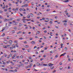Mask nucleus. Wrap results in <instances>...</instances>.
I'll list each match as a JSON object with an SVG mask.
<instances>
[{
    "label": "nucleus",
    "instance_id": "nucleus-1",
    "mask_svg": "<svg viewBox=\"0 0 73 73\" xmlns=\"http://www.w3.org/2000/svg\"><path fill=\"white\" fill-rule=\"evenodd\" d=\"M53 64H52V63H49L48 64V66H51V69H53V68H54V67H53L52 68V67L53 66Z\"/></svg>",
    "mask_w": 73,
    "mask_h": 73
},
{
    "label": "nucleus",
    "instance_id": "nucleus-2",
    "mask_svg": "<svg viewBox=\"0 0 73 73\" xmlns=\"http://www.w3.org/2000/svg\"><path fill=\"white\" fill-rule=\"evenodd\" d=\"M7 28H8V27L7 26L5 27H3L2 28L3 29L1 31L2 32H3V31H4V30H5V29L6 28H7Z\"/></svg>",
    "mask_w": 73,
    "mask_h": 73
},
{
    "label": "nucleus",
    "instance_id": "nucleus-3",
    "mask_svg": "<svg viewBox=\"0 0 73 73\" xmlns=\"http://www.w3.org/2000/svg\"><path fill=\"white\" fill-rule=\"evenodd\" d=\"M65 54H66V53H63V54H61L60 56V57H61V56H64Z\"/></svg>",
    "mask_w": 73,
    "mask_h": 73
},
{
    "label": "nucleus",
    "instance_id": "nucleus-4",
    "mask_svg": "<svg viewBox=\"0 0 73 73\" xmlns=\"http://www.w3.org/2000/svg\"><path fill=\"white\" fill-rule=\"evenodd\" d=\"M31 43L32 44H36V42L33 40L31 42Z\"/></svg>",
    "mask_w": 73,
    "mask_h": 73
},
{
    "label": "nucleus",
    "instance_id": "nucleus-5",
    "mask_svg": "<svg viewBox=\"0 0 73 73\" xmlns=\"http://www.w3.org/2000/svg\"><path fill=\"white\" fill-rule=\"evenodd\" d=\"M17 42H18V40H15L14 41V42L16 44H17L18 43H17Z\"/></svg>",
    "mask_w": 73,
    "mask_h": 73
},
{
    "label": "nucleus",
    "instance_id": "nucleus-6",
    "mask_svg": "<svg viewBox=\"0 0 73 73\" xmlns=\"http://www.w3.org/2000/svg\"><path fill=\"white\" fill-rule=\"evenodd\" d=\"M50 20H52V21H50V22H49L50 24H53V22H52V20H53L52 19H50Z\"/></svg>",
    "mask_w": 73,
    "mask_h": 73
},
{
    "label": "nucleus",
    "instance_id": "nucleus-7",
    "mask_svg": "<svg viewBox=\"0 0 73 73\" xmlns=\"http://www.w3.org/2000/svg\"><path fill=\"white\" fill-rule=\"evenodd\" d=\"M12 46L13 48H16V46L14 44H13L12 45Z\"/></svg>",
    "mask_w": 73,
    "mask_h": 73
},
{
    "label": "nucleus",
    "instance_id": "nucleus-8",
    "mask_svg": "<svg viewBox=\"0 0 73 73\" xmlns=\"http://www.w3.org/2000/svg\"><path fill=\"white\" fill-rule=\"evenodd\" d=\"M64 1V2H65V3H67V2H69V1L68 0H66L65 1Z\"/></svg>",
    "mask_w": 73,
    "mask_h": 73
},
{
    "label": "nucleus",
    "instance_id": "nucleus-9",
    "mask_svg": "<svg viewBox=\"0 0 73 73\" xmlns=\"http://www.w3.org/2000/svg\"><path fill=\"white\" fill-rule=\"evenodd\" d=\"M37 66H39V65H40V64L38 62L37 63Z\"/></svg>",
    "mask_w": 73,
    "mask_h": 73
},
{
    "label": "nucleus",
    "instance_id": "nucleus-10",
    "mask_svg": "<svg viewBox=\"0 0 73 73\" xmlns=\"http://www.w3.org/2000/svg\"><path fill=\"white\" fill-rule=\"evenodd\" d=\"M27 17V18H28V19L30 18V15H28Z\"/></svg>",
    "mask_w": 73,
    "mask_h": 73
},
{
    "label": "nucleus",
    "instance_id": "nucleus-11",
    "mask_svg": "<svg viewBox=\"0 0 73 73\" xmlns=\"http://www.w3.org/2000/svg\"><path fill=\"white\" fill-rule=\"evenodd\" d=\"M58 57V54L56 55L55 56V57H56V58H57V57Z\"/></svg>",
    "mask_w": 73,
    "mask_h": 73
},
{
    "label": "nucleus",
    "instance_id": "nucleus-12",
    "mask_svg": "<svg viewBox=\"0 0 73 73\" xmlns=\"http://www.w3.org/2000/svg\"><path fill=\"white\" fill-rule=\"evenodd\" d=\"M43 66H48V64H44Z\"/></svg>",
    "mask_w": 73,
    "mask_h": 73
},
{
    "label": "nucleus",
    "instance_id": "nucleus-13",
    "mask_svg": "<svg viewBox=\"0 0 73 73\" xmlns=\"http://www.w3.org/2000/svg\"><path fill=\"white\" fill-rule=\"evenodd\" d=\"M9 42L10 43H12V40H9Z\"/></svg>",
    "mask_w": 73,
    "mask_h": 73
},
{
    "label": "nucleus",
    "instance_id": "nucleus-14",
    "mask_svg": "<svg viewBox=\"0 0 73 73\" xmlns=\"http://www.w3.org/2000/svg\"><path fill=\"white\" fill-rule=\"evenodd\" d=\"M3 48H7V46H3Z\"/></svg>",
    "mask_w": 73,
    "mask_h": 73
},
{
    "label": "nucleus",
    "instance_id": "nucleus-15",
    "mask_svg": "<svg viewBox=\"0 0 73 73\" xmlns=\"http://www.w3.org/2000/svg\"><path fill=\"white\" fill-rule=\"evenodd\" d=\"M67 22H68V21H66V20H64L63 21V23H67Z\"/></svg>",
    "mask_w": 73,
    "mask_h": 73
},
{
    "label": "nucleus",
    "instance_id": "nucleus-16",
    "mask_svg": "<svg viewBox=\"0 0 73 73\" xmlns=\"http://www.w3.org/2000/svg\"><path fill=\"white\" fill-rule=\"evenodd\" d=\"M31 16L32 17H33V14L32 13H30V14Z\"/></svg>",
    "mask_w": 73,
    "mask_h": 73
},
{
    "label": "nucleus",
    "instance_id": "nucleus-17",
    "mask_svg": "<svg viewBox=\"0 0 73 73\" xmlns=\"http://www.w3.org/2000/svg\"><path fill=\"white\" fill-rule=\"evenodd\" d=\"M50 11V10L49 9H47L46 10V11H47V12H48L49 11Z\"/></svg>",
    "mask_w": 73,
    "mask_h": 73
},
{
    "label": "nucleus",
    "instance_id": "nucleus-18",
    "mask_svg": "<svg viewBox=\"0 0 73 73\" xmlns=\"http://www.w3.org/2000/svg\"><path fill=\"white\" fill-rule=\"evenodd\" d=\"M16 45V46L17 47V48H19V46L17 45V44H15Z\"/></svg>",
    "mask_w": 73,
    "mask_h": 73
},
{
    "label": "nucleus",
    "instance_id": "nucleus-19",
    "mask_svg": "<svg viewBox=\"0 0 73 73\" xmlns=\"http://www.w3.org/2000/svg\"><path fill=\"white\" fill-rule=\"evenodd\" d=\"M59 64L60 65H61L62 64V62H60L59 63Z\"/></svg>",
    "mask_w": 73,
    "mask_h": 73
},
{
    "label": "nucleus",
    "instance_id": "nucleus-20",
    "mask_svg": "<svg viewBox=\"0 0 73 73\" xmlns=\"http://www.w3.org/2000/svg\"><path fill=\"white\" fill-rule=\"evenodd\" d=\"M2 36H3V37H4V36H5V33H3Z\"/></svg>",
    "mask_w": 73,
    "mask_h": 73
},
{
    "label": "nucleus",
    "instance_id": "nucleus-21",
    "mask_svg": "<svg viewBox=\"0 0 73 73\" xmlns=\"http://www.w3.org/2000/svg\"><path fill=\"white\" fill-rule=\"evenodd\" d=\"M9 57H12V55L11 54H9Z\"/></svg>",
    "mask_w": 73,
    "mask_h": 73
},
{
    "label": "nucleus",
    "instance_id": "nucleus-22",
    "mask_svg": "<svg viewBox=\"0 0 73 73\" xmlns=\"http://www.w3.org/2000/svg\"><path fill=\"white\" fill-rule=\"evenodd\" d=\"M7 54H4V56L5 57H7Z\"/></svg>",
    "mask_w": 73,
    "mask_h": 73
},
{
    "label": "nucleus",
    "instance_id": "nucleus-23",
    "mask_svg": "<svg viewBox=\"0 0 73 73\" xmlns=\"http://www.w3.org/2000/svg\"><path fill=\"white\" fill-rule=\"evenodd\" d=\"M19 40H23V38L22 37H21L19 38Z\"/></svg>",
    "mask_w": 73,
    "mask_h": 73
},
{
    "label": "nucleus",
    "instance_id": "nucleus-24",
    "mask_svg": "<svg viewBox=\"0 0 73 73\" xmlns=\"http://www.w3.org/2000/svg\"><path fill=\"white\" fill-rule=\"evenodd\" d=\"M19 26H22V24L21 23L19 24Z\"/></svg>",
    "mask_w": 73,
    "mask_h": 73
},
{
    "label": "nucleus",
    "instance_id": "nucleus-25",
    "mask_svg": "<svg viewBox=\"0 0 73 73\" xmlns=\"http://www.w3.org/2000/svg\"><path fill=\"white\" fill-rule=\"evenodd\" d=\"M8 20H9V19H5V21H8Z\"/></svg>",
    "mask_w": 73,
    "mask_h": 73
},
{
    "label": "nucleus",
    "instance_id": "nucleus-26",
    "mask_svg": "<svg viewBox=\"0 0 73 73\" xmlns=\"http://www.w3.org/2000/svg\"><path fill=\"white\" fill-rule=\"evenodd\" d=\"M64 25H67V23H65L64 24Z\"/></svg>",
    "mask_w": 73,
    "mask_h": 73
},
{
    "label": "nucleus",
    "instance_id": "nucleus-27",
    "mask_svg": "<svg viewBox=\"0 0 73 73\" xmlns=\"http://www.w3.org/2000/svg\"><path fill=\"white\" fill-rule=\"evenodd\" d=\"M22 20H27V21H29V20H28V19H23Z\"/></svg>",
    "mask_w": 73,
    "mask_h": 73
},
{
    "label": "nucleus",
    "instance_id": "nucleus-28",
    "mask_svg": "<svg viewBox=\"0 0 73 73\" xmlns=\"http://www.w3.org/2000/svg\"><path fill=\"white\" fill-rule=\"evenodd\" d=\"M29 59H32V57H31V56H29Z\"/></svg>",
    "mask_w": 73,
    "mask_h": 73
},
{
    "label": "nucleus",
    "instance_id": "nucleus-29",
    "mask_svg": "<svg viewBox=\"0 0 73 73\" xmlns=\"http://www.w3.org/2000/svg\"><path fill=\"white\" fill-rule=\"evenodd\" d=\"M19 10L20 11H23V9H19Z\"/></svg>",
    "mask_w": 73,
    "mask_h": 73
},
{
    "label": "nucleus",
    "instance_id": "nucleus-30",
    "mask_svg": "<svg viewBox=\"0 0 73 73\" xmlns=\"http://www.w3.org/2000/svg\"><path fill=\"white\" fill-rule=\"evenodd\" d=\"M28 68H31V66L30 65H29L28 66Z\"/></svg>",
    "mask_w": 73,
    "mask_h": 73
},
{
    "label": "nucleus",
    "instance_id": "nucleus-31",
    "mask_svg": "<svg viewBox=\"0 0 73 73\" xmlns=\"http://www.w3.org/2000/svg\"><path fill=\"white\" fill-rule=\"evenodd\" d=\"M19 33H22V31H19Z\"/></svg>",
    "mask_w": 73,
    "mask_h": 73
},
{
    "label": "nucleus",
    "instance_id": "nucleus-32",
    "mask_svg": "<svg viewBox=\"0 0 73 73\" xmlns=\"http://www.w3.org/2000/svg\"><path fill=\"white\" fill-rule=\"evenodd\" d=\"M10 20H13V18H10Z\"/></svg>",
    "mask_w": 73,
    "mask_h": 73
},
{
    "label": "nucleus",
    "instance_id": "nucleus-33",
    "mask_svg": "<svg viewBox=\"0 0 73 73\" xmlns=\"http://www.w3.org/2000/svg\"><path fill=\"white\" fill-rule=\"evenodd\" d=\"M4 11H5V12H7V9H4Z\"/></svg>",
    "mask_w": 73,
    "mask_h": 73
},
{
    "label": "nucleus",
    "instance_id": "nucleus-34",
    "mask_svg": "<svg viewBox=\"0 0 73 73\" xmlns=\"http://www.w3.org/2000/svg\"><path fill=\"white\" fill-rule=\"evenodd\" d=\"M10 49H11V50L13 49V47H10Z\"/></svg>",
    "mask_w": 73,
    "mask_h": 73
},
{
    "label": "nucleus",
    "instance_id": "nucleus-35",
    "mask_svg": "<svg viewBox=\"0 0 73 73\" xmlns=\"http://www.w3.org/2000/svg\"><path fill=\"white\" fill-rule=\"evenodd\" d=\"M38 34H39V33H40V31H37L36 32Z\"/></svg>",
    "mask_w": 73,
    "mask_h": 73
},
{
    "label": "nucleus",
    "instance_id": "nucleus-36",
    "mask_svg": "<svg viewBox=\"0 0 73 73\" xmlns=\"http://www.w3.org/2000/svg\"><path fill=\"white\" fill-rule=\"evenodd\" d=\"M25 7H27V6H28V5L27 4H26L25 5Z\"/></svg>",
    "mask_w": 73,
    "mask_h": 73
},
{
    "label": "nucleus",
    "instance_id": "nucleus-37",
    "mask_svg": "<svg viewBox=\"0 0 73 73\" xmlns=\"http://www.w3.org/2000/svg\"><path fill=\"white\" fill-rule=\"evenodd\" d=\"M1 69H2V70H5V68H1Z\"/></svg>",
    "mask_w": 73,
    "mask_h": 73
},
{
    "label": "nucleus",
    "instance_id": "nucleus-38",
    "mask_svg": "<svg viewBox=\"0 0 73 73\" xmlns=\"http://www.w3.org/2000/svg\"><path fill=\"white\" fill-rule=\"evenodd\" d=\"M9 38H9V36H7V39H9Z\"/></svg>",
    "mask_w": 73,
    "mask_h": 73
},
{
    "label": "nucleus",
    "instance_id": "nucleus-39",
    "mask_svg": "<svg viewBox=\"0 0 73 73\" xmlns=\"http://www.w3.org/2000/svg\"><path fill=\"white\" fill-rule=\"evenodd\" d=\"M10 72H13V70H11L10 71Z\"/></svg>",
    "mask_w": 73,
    "mask_h": 73
},
{
    "label": "nucleus",
    "instance_id": "nucleus-40",
    "mask_svg": "<svg viewBox=\"0 0 73 73\" xmlns=\"http://www.w3.org/2000/svg\"><path fill=\"white\" fill-rule=\"evenodd\" d=\"M22 9H23L22 11H25V9H24V8H23Z\"/></svg>",
    "mask_w": 73,
    "mask_h": 73
},
{
    "label": "nucleus",
    "instance_id": "nucleus-41",
    "mask_svg": "<svg viewBox=\"0 0 73 73\" xmlns=\"http://www.w3.org/2000/svg\"><path fill=\"white\" fill-rule=\"evenodd\" d=\"M3 64H4V65H5V64H6V63L5 62H3Z\"/></svg>",
    "mask_w": 73,
    "mask_h": 73
},
{
    "label": "nucleus",
    "instance_id": "nucleus-42",
    "mask_svg": "<svg viewBox=\"0 0 73 73\" xmlns=\"http://www.w3.org/2000/svg\"><path fill=\"white\" fill-rule=\"evenodd\" d=\"M42 20H44L45 19V18H42Z\"/></svg>",
    "mask_w": 73,
    "mask_h": 73
},
{
    "label": "nucleus",
    "instance_id": "nucleus-43",
    "mask_svg": "<svg viewBox=\"0 0 73 73\" xmlns=\"http://www.w3.org/2000/svg\"><path fill=\"white\" fill-rule=\"evenodd\" d=\"M25 64H28V62H25Z\"/></svg>",
    "mask_w": 73,
    "mask_h": 73
},
{
    "label": "nucleus",
    "instance_id": "nucleus-44",
    "mask_svg": "<svg viewBox=\"0 0 73 73\" xmlns=\"http://www.w3.org/2000/svg\"><path fill=\"white\" fill-rule=\"evenodd\" d=\"M34 3L33 2H32V5H34Z\"/></svg>",
    "mask_w": 73,
    "mask_h": 73
},
{
    "label": "nucleus",
    "instance_id": "nucleus-45",
    "mask_svg": "<svg viewBox=\"0 0 73 73\" xmlns=\"http://www.w3.org/2000/svg\"><path fill=\"white\" fill-rule=\"evenodd\" d=\"M25 46H26L27 48H28L29 46H28V45H26Z\"/></svg>",
    "mask_w": 73,
    "mask_h": 73
},
{
    "label": "nucleus",
    "instance_id": "nucleus-46",
    "mask_svg": "<svg viewBox=\"0 0 73 73\" xmlns=\"http://www.w3.org/2000/svg\"><path fill=\"white\" fill-rule=\"evenodd\" d=\"M40 66H42V65H43V64H42V63H41V64H40Z\"/></svg>",
    "mask_w": 73,
    "mask_h": 73
},
{
    "label": "nucleus",
    "instance_id": "nucleus-47",
    "mask_svg": "<svg viewBox=\"0 0 73 73\" xmlns=\"http://www.w3.org/2000/svg\"><path fill=\"white\" fill-rule=\"evenodd\" d=\"M67 56L68 58H69V55H67Z\"/></svg>",
    "mask_w": 73,
    "mask_h": 73
},
{
    "label": "nucleus",
    "instance_id": "nucleus-48",
    "mask_svg": "<svg viewBox=\"0 0 73 73\" xmlns=\"http://www.w3.org/2000/svg\"><path fill=\"white\" fill-rule=\"evenodd\" d=\"M16 54H14L13 56L14 57H16Z\"/></svg>",
    "mask_w": 73,
    "mask_h": 73
},
{
    "label": "nucleus",
    "instance_id": "nucleus-49",
    "mask_svg": "<svg viewBox=\"0 0 73 73\" xmlns=\"http://www.w3.org/2000/svg\"><path fill=\"white\" fill-rule=\"evenodd\" d=\"M24 20H23V23H25V22H26V21H25Z\"/></svg>",
    "mask_w": 73,
    "mask_h": 73
},
{
    "label": "nucleus",
    "instance_id": "nucleus-50",
    "mask_svg": "<svg viewBox=\"0 0 73 73\" xmlns=\"http://www.w3.org/2000/svg\"><path fill=\"white\" fill-rule=\"evenodd\" d=\"M44 38L45 39H46V37H45V36H43Z\"/></svg>",
    "mask_w": 73,
    "mask_h": 73
},
{
    "label": "nucleus",
    "instance_id": "nucleus-51",
    "mask_svg": "<svg viewBox=\"0 0 73 73\" xmlns=\"http://www.w3.org/2000/svg\"><path fill=\"white\" fill-rule=\"evenodd\" d=\"M64 12H65V13H67V12H68V11L66 10L64 11Z\"/></svg>",
    "mask_w": 73,
    "mask_h": 73
},
{
    "label": "nucleus",
    "instance_id": "nucleus-52",
    "mask_svg": "<svg viewBox=\"0 0 73 73\" xmlns=\"http://www.w3.org/2000/svg\"><path fill=\"white\" fill-rule=\"evenodd\" d=\"M21 16H23V14H21V13H20V14Z\"/></svg>",
    "mask_w": 73,
    "mask_h": 73
},
{
    "label": "nucleus",
    "instance_id": "nucleus-53",
    "mask_svg": "<svg viewBox=\"0 0 73 73\" xmlns=\"http://www.w3.org/2000/svg\"><path fill=\"white\" fill-rule=\"evenodd\" d=\"M37 19H40V17H37Z\"/></svg>",
    "mask_w": 73,
    "mask_h": 73
},
{
    "label": "nucleus",
    "instance_id": "nucleus-54",
    "mask_svg": "<svg viewBox=\"0 0 73 73\" xmlns=\"http://www.w3.org/2000/svg\"><path fill=\"white\" fill-rule=\"evenodd\" d=\"M9 5H10V6H11V5H12V4H11V3H9Z\"/></svg>",
    "mask_w": 73,
    "mask_h": 73
},
{
    "label": "nucleus",
    "instance_id": "nucleus-55",
    "mask_svg": "<svg viewBox=\"0 0 73 73\" xmlns=\"http://www.w3.org/2000/svg\"><path fill=\"white\" fill-rule=\"evenodd\" d=\"M44 33H46V32H47V31H44Z\"/></svg>",
    "mask_w": 73,
    "mask_h": 73
},
{
    "label": "nucleus",
    "instance_id": "nucleus-56",
    "mask_svg": "<svg viewBox=\"0 0 73 73\" xmlns=\"http://www.w3.org/2000/svg\"><path fill=\"white\" fill-rule=\"evenodd\" d=\"M17 21H20V19H17Z\"/></svg>",
    "mask_w": 73,
    "mask_h": 73
},
{
    "label": "nucleus",
    "instance_id": "nucleus-57",
    "mask_svg": "<svg viewBox=\"0 0 73 73\" xmlns=\"http://www.w3.org/2000/svg\"><path fill=\"white\" fill-rule=\"evenodd\" d=\"M44 49H45V50H47V48H46V47H45L44 48Z\"/></svg>",
    "mask_w": 73,
    "mask_h": 73
},
{
    "label": "nucleus",
    "instance_id": "nucleus-58",
    "mask_svg": "<svg viewBox=\"0 0 73 73\" xmlns=\"http://www.w3.org/2000/svg\"><path fill=\"white\" fill-rule=\"evenodd\" d=\"M13 52H14V53H16V51L15 50L13 51Z\"/></svg>",
    "mask_w": 73,
    "mask_h": 73
},
{
    "label": "nucleus",
    "instance_id": "nucleus-59",
    "mask_svg": "<svg viewBox=\"0 0 73 73\" xmlns=\"http://www.w3.org/2000/svg\"><path fill=\"white\" fill-rule=\"evenodd\" d=\"M18 9H18V8H16V9H15V10H16V11L18 10Z\"/></svg>",
    "mask_w": 73,
    "mask_h": 73
},
{
    "label": "nucleus",
    "instance_id": "nucleus-60",
    "mask_svg": "<svg viewBox=\"0 0 73 73\" xmlns=\"http://www.w3.org/2000/svg\"><path fill=\"white\" fill-rule=\"evenodd\" d=\"M3 9H5V7H2Z\"/></svg>",
    "mask_w": 73,
    "mask_h": 73
},
{
    "label": "nucleus",
    "instance_id": "nucleus-61",
    "mask_svg": "<svg viewBox=\"0 0 73 73\" xmlns=\"http://www.w3.org/2000/svg\"><path fill=\"white\" fill-rule=\"evenodd\" d=\"M24 44H27V42H26V41H25V42H24Z\"/></svg>",
    "mask_w": 73,
    "mask_h": 73
},
{
    "label": "nucleus",
    "instance_id": "nucleus-62",
    "mask_svg": "<svg viewBox=\"0 0 73 73\" xmlns=\"http://www.w3.org/2000/svg\"><path fill=\"white\" fill-rule=\"evenodd\" d=\"M60 45H61V46H62V45H63V44H60Z\"/></svg>",
    "mask_w": 73,
    "mask_h": 73
},
{
    "label": "nucleus",
    "instance_id": "nucleus-63",
    "mask_svg": "<svg viewBox=\"0 0 73 73\" xmlns=\"http://www.w3.org/2000/svg\"><path fill=\"white\" fill-rule=\"evenodd\" d=\"M1 58H4V56H2Z\"/></svg>",
    "mask_w": 73,
    "mask_h": 73
},
{
    "label": "nucleus",
    "instance_id": "nucleus-64",
    "mask_svg": "<svg viewBox=\"0 0 73 73\" xmlns=\"http://www.w3.org/2000/svg\"><path fill=\"white\" fill-rule=\"evenodd\" d=\"M68 69H70V66L68 67Z\"/></svg>",
    "mask_w": 73,
    "mask_h": 73
}]
</instances>
